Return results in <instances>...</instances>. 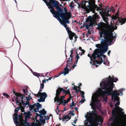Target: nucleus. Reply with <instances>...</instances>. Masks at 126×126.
<instances>
[{"label": "nucleus", "instance_id": "nucleus-1", "mask_svg": "<svg viewBox=\"0 0 126 126\" xmlns=\"http://www.w3.org/2000/svg\"><path fill=\"white\" fill-rule=\"evenodd\" d=\"M95 46L98 48L95 49L91 57L93 59L94 62L96 63L97 64H100L103 61L101 57V55L99 54L101 53L102 54L106 52L108 49V46L106 45L105 47H101V45L99 44H96Z\"/></svg>", "mask_w": 126, "mask_h": 126}, {"label": "nucleus", "instance_id": "nucleus-2", "mask_svg": "<svg viewBox=\"0 0 126 126\" xmlns=\"http://www.w3.org/2000/svg\"><path fill=\"white\" fill-rule=\"evenodd\" d=\"M47 6L49 9L50 12L53 15V16L56 18H57L58 20L62 21V20L60 17L64 16L63 14L66 13H63V9L60 7L61 5L57 1H56L54 3L52 4H48Z\"/></svg>", "mask_w": 126, "mask_h": 126}, {"label": "nucleus", "instance_id": "nucleus-3", "mask_svg": "<svg viewBox=\"0 0 126 126\" xmlns=\"http://www.w3.org/2000/svg\"><path fill=\"white\" fill-rule=\"evenodd\" d=\"M97 25V29L98 30H100L99 33L100 37H102L103 35L104 39L106 38V40H107V38L111 37L112 32L110 29H112V27H110V29L106 28V24L103 22L98 23Z\"/></svg>", "mask_w": 126, "mask_h": 126}, {"label": "nucleus", "instance_id": "nucleus-4", "mask_svg": "<svg viewBox=\"0 0 126 126\" xmlns=\"http://www.w3.org/2000/svg\"><path fill=\"white\" fill-rule=\"evenodd\" d=\"M97 113L95 111H92V113H88L90 117L87 118V116H85L87 119L86 120V126H92L94 123L98 122L99 118Z\"/></svg>", "mask_w": 126, "mask_h": 126}, {"label": "nucleus", "instance_id": "nucleus-5", "mask_svg": "<svg viewBox=\"0 0 126 126\" xmlns=\"http://www.w3.org/2000/svg\"><path fill=\"white\" fill-rule=\"evenodd\" d=\"M100 85L104 87L103 89L100 88L99 90V91L101 92V96H105L106 94L107 95H111L113 91L112 87H111L104 80L103 81V83Z\"/></svg>", "mask_w": 126, "mask_h": 126}, {"label": "nucleus", "instance_id": "nucleus-6", "mask_svg": "<svg viewBox=\"0 0 126 126\" xmlns=\"http://www.w3.org/2000/svg\"><path fill=\"white\" fill-rule=\"evenodd\" d=\"M112 122L111 123V126H126V114H124L123 118L119 120L117 119L114 116V118L111 117L109 119V120Z\"/></svg>", "mask_w": 126, "mask_h": 126}, {"label": "nucleus", "instance_id": "nucleus-7", "mask_svg": "<svg viewBox=\"0 0 126 126\" xmlns=\"http://www.w3.org/2000/svg\"><path fill=\"white\" fill-rule=\"evenodd\" d=\"M89 5L87 6H85L84 9L87 13H89L90 11L92 12L93 13L95 12V10H100V7L95 4V0H88Z\"/></svg>", "mask_w": 126, "mask_h": 126}, {"label": "nucleus", "instance_id": "nucleus-8", "mask_svg": "<svg viewBox=\"0 0 126 126\" xmlns=\"http://www.w3.org/2000/svg\"><path fill=\"white\" fill-rule=\"evenodd\" d=\"M23 114L22 113H21L20 114L18 115V113H15L14 114L13 118L14 122L16 124V125H19V123L21 124L24 122V120L23 119V117L22 116V115Z\"/></svg>", "mask_w": 126, "mask_h": 126}, {"label": "nucleus", "instance_id": "nucleus-9", "mask_svg": "<svg viewBox=\"0 0 126 126\" xmlns=\"http://www.w3.org/2000/svg\"><path fill=\"white\" fill-rule=\"evenodd\" d=\"M112 18L114 20L115 24L117 26H119L120 23L121 25L124 24L126 21V19L119 17L118 16L117 13L115 16H113Z\"/></svg>", "mask_w": 126, "mask_h": 126}, {"label": "nucleus", "instance_id": "nucleus-10", "mask_svg": "<svg viewBox=\"0 0 126 126\" xmlns=\"http://www.w3.org/2000/svg\"><path fill=\"white\" fill-rule=\"evenodd\" d=\"M110 31L111 32L112 34L110 38H107V40H106V38L104 39V40L102 39L101 41L100 44L101 45V47H105V45H106L108 47V44H111L113 42V38H116V37L113 36L112 33L113 31L110 30Z\"/></svg>", "mask_w": 126, "mask_h": 126}, {"label": "nucleus", "instance_id": "nucleus-11", "mask_svg": "<svg viewBox=\"0 0 126 126\" xmlns=\"http://www.w3.org/2000/svg\"><path fill=\"white\" fill-rule=\"evenodd\" d=\"M120 93L122 95L123 94L122 91L115 90L113 91L111 95V98L112 101H113L114 100V102L116 100L117 101H119L120 99L119 98L118 96L120 95Z\"/></svg>", "mask_w": 126, "mask_h": 126}, {"label": "nucleus", "instance_id": "nucleus-12", "mask_svg": "<svg viewBox=\"0 0 126 126\" xmlns=\"http://www.w3.org/2000/svg\"><path fill=\"white\" fill-rule=\"evenodd\" d=\"M13 93L16 95L14 97V98L16 100V103H18L19 105V103L22 102V101H23V97H25L24 95L19 93L16 92L14 91H13Z\"/></svg>", "mask_w": 126, "mask_h": 126}, {"label": "nucleus", "instance_id": "nucleus-13", "mask_svg": "<svg viewBox=\"0 0 126 126\" xmlns=\"http://www.w3.org/2000/svg\"><path fill=\"white\" fill-rule=\"evenodd\" d=\"M104 80L113 88L114 85L113 82H116L118 80V79L116 78H114L113 79H111V76L109 75L108 78Z\"/></svg>", "mask_w": 126, "mask_h": 126}, {"label": "nucleus", "instance_id": "nucleus-14", "mask_svg": "<svg viewBox=\"0 0 126 126\" xmlns=\"http://www.w3.org/2000/svg\"><path fill=\"white\" fill-rule=\"evenodd\" d=\"M113 7H112L110 8H109V9H108L107 12L106 11H104L103 12L101 16L103 20L106 23H108V21L109 20V19L108 18V17L110 16L109 13L112 10H113Z\"/></svg>", "mask_w": 126, "mask_h": 126}, {"label": "nucleus", "instance_id": "nucleus-15", "mask_svg": "<svg viewBox=\"0 0 126 126\" xmlns=\"http://www.w3.org/2000/svg\"><path fill=\"white\" fill-rule=\"evenodd\" d=\"M31 112L30 111H28L27 112H24L23 113V114L22 115V116L23 117L24 115H25V120H24V121L23 123L21 124H20V126H29V122L27 121V118H30Z\"/></svg>", "mask_w": 126, "mask_h": 126}, {"label": "nucleus", "instance_id": "nucleus-16", "mask_svg": "<svg viewBox=\"0 0 126 126\" xmlns=\"http://www.w3.org/2000/svg\"><path fill=\"white\" fill-rule=\"evenodd\" d=\"M63 15L64 16L61 17V18L63 21L65 22V23H69V22L68 20L69 19L71 16V14L70 13L67 12V13L63 14Z\"/></svg>", "mask_w": 126, "mask_h": 126}, {"label": "nucleus", "instance_id": "nucleus-17", "mask_svg": "<svg viewBox=\"0 0 126 126\" xmlns=\"http://www.w3.org/2000/svg\"><path fill=\"white\" fill-rule=\"evenodd\" d=\"M94 15L93 16L94 21H90V23L88 24L89 27H93V25L95 26L97 25V19H98L99 18V17L97 13H94Z\"/></svg>", "mask_w": 126, "mask_h": 126}, {"label": "nucleus", "instance_id": "nucleus-18", "mask_svg": "<svg viewBox=\"0 0 126 126\" xmlns=\"http://www.w3.org/2000/svg\"><path fill=\"white\" fill-rule=\"evenodd\" d=\"M92 103L94 105H99L100 102V100L96 98L95 96H92Z\"/></svg>", "mask_w": 126, "mask_h": 126}, {"label": "nucleus", "instance_id": "nucleus-19", "mask_svg": "<svg viewBox=\"0 0 126 126\" xmlns=\"http://www.w3.org/2000/svg\"><path fill=\"white\" fill-rule=\"evenodd\" d=\"M63 89L62 88L59 87L56 91V96L58 97V96L60 95L62 91H63Z\"/></svg>", "mask_w": 126, "mask_h": 126}, {"label": "nucleus", "instance_id": "nucleus-20", "mask_svg": "<svg viewBox=\"0 0 126 126\" xmlns=\"http://www.w3.org/2000/svg\"><path fill=\"white\" fill-rule=\"evenodd\" d=\"M39 96H40L41 98L44 99L45 100V99L47 97V95L46 93L45 92L43 93L39 92Z\"/></svg>", "mask_w": 126, "mask_h": 126}, {"label": "nucleus", "instance_id": "nucleus-21", "mask_svg": "<svg viewBox=\"0 0 126 126\" xmlns=\"http://www.w3.org/2000/svg\"><path fill=\"white\" fill-rule=\"evenodd\" d=\"M69 35V37L70 39L71 40H73V38L74 36L76 34L72 31L68 33Z\"/></svg>", "mask_w": 126, "mask_h": 126}, {"label": "nucleus", "instance_id": "nucleus-22", "mask_svg": "<svg viewBox=\"0 0 126 126\" xmlns=\"http://www.w3.org/2000/svg\"><path fill=\"white\" fill-rule=\"evenodd\" d=\"M46 3L47 5L49 4H52L54 3L56 1L55 0H43Z\"/></svg>", "mask_w": 126, "mask_h": 126}, {"label": "nucleus", "instance_id": "nucleus-23", "mask_svg": "<svg viewBox=\"0 0 126 126\" xmlns=\"http://www.w3.org/2000/svg\"><path fill=\"white\" fill-rule=\"evenodd\" d=\"M25 102L24 103V100L23 101L22 100V102H20L19 103V105L20 106H22V104L24 106H25V107L28 104L29 105V104H29L30 103V100H27L26 101H25Z\"/></svg>", "mask_w": 126, "mask_h": 126}, {"label": "nucleus", "instance_id": "nucleus-24", "mask_svg": "<svg viewBox=\"0 0 126 126\" xmlns=\"http://www.w3.org/2000/svg\"><path fill=\"white\" fill-rule=\"evenodd\" d=\"M71 117L68 116V115L64 114V116H63V121H66V122L68 121L70 119Z\"/></svg>", "mask_w": 126, "mask_h": 126}, {"label": "nucleus", "instance_id": "nucleus-25", "mask_svg": "<svg viewBox=\"0 0 126 126\" xmlns=\"http://www.w3.org/2000/svg\"><path fill=\"white\" fill-rule=\"evenodd\" d=\"M58 97H55L54 98V101H57L58 99L60 100H62L63 101V100H65L63 99L65 97V96H61V97H59V96H58Z\"/></svg>", "mask_w": 126, "mask_h": 126}, {"label": "nucleus", "instance_id": "nucleus-26", "mask_svg": "<svg viewBox=\"0 0 126 126\" xmlns=\"http://www.w3.org/2000/svg\"><path fill=\"white\" fill-rule=\"evenodd\" d=\"M38 112L40 113L41 115H45L47 113V112L44 109H43L42 110L39 111Z\"/></svg>", "mask_w": 126, "mask_h": 126}, {"label": "nucleus", "instance_id": "nucleus-27", "mask_svg": "<svg viewBox=\"0 0 126 126\" xmlns=\"http://www.w3.org/2000/svg\"><path fill=\"white\" fill-rule=\"evenodd\" d=\"M64 71L63 72V73L64 74V75H66L67 74H68L69 71V69L67 68V67H65L64 68Z\"/></svg>", "mask_w": 126, "mask_h": 126}, {"label": "nucleus", "instance_id": "nucleus-28", "mask_svg": "<svg viewBox=\"0 0 126 126\" xmlns=\"http://www.w3.org/2000/svg\"><path fill=\"white\" fill-rule=\"evenodd\" d=\"M35 107H36V109L37 110H39V108H40L42 105L38 102H37V103L34 104Z\"/></svg>", "mask_w": 126, "mask_h": 126}, {"label": "nucleus", "instance_id": "nucleus-29", "mask_svg": "<svg viewBox=\"0 0 126 126\" xmlns=\"http://www.w3.org/2000/svg\"><path fill=\"white\" fill-rule=\"evenodd\" d=\"M117 108H119L118 112L121 115H124V111H122L123 110L121 108H119L118 106H117Z\"/></svg>", "mask_w": 126, "mask_h": 126}, {"label": "nucleus", "instance_id": "nucleus-30", "mask_svg": "<svg viewBox=\"0 0 126 126\" xmlns=\"http://www.w3.org/2000/svg\"><path fill=\"white\" fill-rule=\"evenodd\" d=\"M93 18L92 16H89L86 19V22H90L91 21H93Z\"/></svg>", "mask_w": 126, "mask_h": 126}, {"label": "nucleus", "instance_id": "nucleus-31", "mask_svg": "<svg viewBox=\"0 0 126 126\" xmlns=\"http://www.w3.org/2000/svg\"><path fill=\"white\" fill-rule=\"evenodd\" d=\"M76 64H77L78 62V60L79 59L80 57L78 55V54L77 51L78 50V49H76Z\"/></svg>", "mask_w": 126, "mask_h": 126}, {"label": "nucleus", "instance_id": "nucleus-32", "mask_svg": "<svg viewBox=\"0 0 126 126\" xmlns=\"http://www.w3.org/2000/svg\"><path fill=\"white\" fill-rule=\"evenodd\" d=\"M63 93H65L66 94H68L70 95H71L70 93L69 90V89L67 90H65L63 89Z\"/></svg>", "mask_w": 126, "mask_h": 126}, {"label": "nucleus", "instance_id": "nucleus-33", "mask_svg": "<svg viewBox=\"0 0 126 126\" xmlns=\"http://www.w3.org/2000/svg\"><path fill=\"white\" fill-rule=\"evenodd\" d=\"M23 93L26 94H27L28 93V91L27 90V89L26 88H24L23 89Z\"/></svg>", "mask_w": 126, "mask_h": 126}, {"label": "nucleus", "instance_id": "nucleus-34", "mask_svg": "<svg viewBox=\"0 0 126 126\" xmlns=\"http://www.w3.org/2000/svg\"><path fill=\"white\" fill-rule=\"evenodd\" d=\"M29 107L30 109V110H31L33 109H34L35 107L34 104L32 105H31L30 104H29Z\"/></svg>", "mask_w": 126, "mask_h": 126}, {"label": "nucleus", "instance_id": "nucleus-35", "mask_svg": "<svg viewBox=\"0 0 126 126\" xmlns=\"http://www.w3.org/2000/svg\"><path fill=\"white\" fill-rule=\"evenodd\" d=\"M70 59V58H69L68 59L67 61V62H70V64L71 65L72 64V63L73 60V58H71Z\"/></svg>", "mask_w": 126, "mask_h": 126}, {"label": "nucleus", "instance_id": "nucleus-36", "mask_svg": "<svg viewBox=\"0 0 126 126\" xmlns=\"http://www.w3.org/2000/svg\"><path fill=\"white\" fill-rule=\"evenodd\" d=\"M20 106L19 107H20V110H21V112H24L25 111V110H24V107H23L22 106V105L20 106Z\"/></svg>", "mask_w": 126, "mask_h": 126}, {"label": "nucleus", "instance_id": "nucleus-37", "mask_svg": "<svg viewBox=\"0 0 126 126\" xmlns=\"http://www.w3.org/2000/svg\"><path fill=\"white\" fill-rule=\"evenodd\" d=\"M45 100L44 99H42V98H41L40 97V99H38V102H44L45 101Z\"/></svg>", "mask_w": 126, "mask_h": 126}, {"label": "nucleus", "instance_id": "nucleus-38", "mask_svg": "<svg viewBox=\"0 0 126 126\" xmlns=\"http://www.w3.org/2000/svg\"><path fill=\"white\" fill-rule=\"evenodd\" d=\"M2 94L3 95L5 96V97H7L9 98L10 97V96L6 93H3Z\"/></svg>", "mask_w": 126, "mask_h": 126}, {"label": "nucleus", "instance_id": "nucleus-39", "mask_svg": "<svg viewBox=\"0 0 126 126\" xmlns=\"http://www.w3.org/2000/svg\"><path fill=\"white\" fill-rule=\"evenodd\" d=\"M79 92H80L81 94H82L81 96L82 97H83L84 98V92L83 91H81V90H79Z\"/></svg>", "mask_w": 126, "mask_h": 126}, {"label": "nucleus", "instance_id": "nucleus-40", "mask_svg": "<svg viewBox=\"0 0 126 126\" xmlns=\"http://www.w3.org/2000/svg\"><path fill=\"white\" fill-rule=\"evenodd\" d=\"M76 104L74 103V101L72 102V103L70 104V106L71 107H73L75 106Z\"/></svg>", "mask_w": 126, "mask_h": 126}, {"label": "nucleus", "instance_id": "nucleus-41", "mask_svg": "<svg viewBox=\"0 0 126 126\" xmlns=\"http://www.w3.org/2000/svg\"><path fill=\"white\" fill-rule=\"evenodd\" d=\"M57 101V103H59L58 101H60V103L58 104L59 105H60L62 104L63 103V101L61 100H60L58 99Z\"/></svg>", "mask_w": 126, "mask_h": 126}, {"label": "nucleus", "instance_id": "nucleus-42", "mask_svg": "<svg viewBox=\"0 0 126 126\" xmlns=\"http://www.w3.org/2000/svg\"><path fill=\"white\" fill-rule=\"evenodd\" d=\"M20 107H18L15 110V113H18V110L20 109Z\"/></svg>", "mask_w": 126, "mask_h": 126}, {"label": "nucleus", "instance_id": "nucleus-43", "mask_svg": "<svg viewBox=\"0 0 126 126\" xmlns=\"http://www.w3.org/2000/svg\"><path fill=\"white\" fill-rule=\"evenodd\" d=\"M73 98V97H72L71 96V95H70V96L69 97V98L67 99V100L66 101V102H67V103L70 101V100H71V98Z\"/></svg>", "mask_w": 126, "mask_h": 126}, {"label": "nucleus", "instance_id": "nucleus-44", "mask_svg": "<svg viewBox=\"0 0 126 126\" xmlns=\"http://www.w3.org/2000/svg\"><path fill=\"white\" fill-rule=\"evenodd\" d=\"M105 96H101L103 99L104 101L105 102H106L107 101V95L106 96V97H105Z\"/></svg>", "mask_w": 126, "mask_h": 126}, {"label": "nucleus", "instance_id": "nucleus-45", "mask_svg": "<svg viewBox=\"0 0 126 126\" xmlns=\"http://www.w3.org/2000/svg\"><path fill=\"white\" fill-rule=\"evenodd\" d=\"M33 74L34 75L37 77H39V73H37L34 72L33 73Z\"/></svg>", "mask_w": 126, "mask_h": 126}, {"label": "nucleus", "instance_id": "nucleus-46", "mask_svg": "<svg viewBox=\"0 0 126 126\" xmlns=\"http://www.w3.org/2000/svg\"><path fill=\"white\" fill-rule=\"evenodd\" d=\"M74 89L75 90V91L77 92L76 93H78V90L77 89V87L75 85H74Z\"/></svg>", "mask_w": 126, "mask_h": 126}, {"label": "nucleus", "instance_id": "nucleus-47", "mask_svg": "<svg viewBox=\"0 0 126 126\" xmlns=\"http://www.w3.org/2000/svg\"><path fill=\"white\" fill-rule=\"evenodd\" d=\"M25 98L26 99H27V100H29L32 99V97L30 95H29L28 97H26Z\"/></svg>", "mask_w": 126, "mask_h": 126}, {"label": "nucleus", "instance_id": "nucleus-48", "mask_svg": "<svg viewBox=\"0 0 126 126\" xmlns=\"http://www.w3.org/2000/svg\"><path fill=\"white\" fill-rule=\"evenodd\" d=\"M65 28L68 33L71 31V30H69V27H67L66 28Z\"/></svg>", "mask_w": 126, "mask_h": 126}, {"label": "nucleus", "instance_id": "nucleus-49", "mask_svg": "<svg viewBox=\"0 0 126 126\" xmlns=\"http://www.w3.org/2000/svg\"><path fill=\"white\" fill-rule=\"evenodd\" d=\"M81 51H82V52L80 54L81 56H82L83 54H84V53L85 52V51L84 49L82 50Z\"/></svg>", "mask_w": 126, "mask_h": 126}, {"label": "nucleus", "instance_id": "nucleus-50", "mask_svg": "<svg viewBox=\"0 0 126 126\" xmlns=\"http://www.w3.org/2000/svg\"><path fill=\"white\" fill-rule=\"evenodd\" d=\"M61 23L64 26L65 28H66L67 27V24H66L65 23H62V22Z\"/></svg>", "mask_w": 126, "mask_h": 126}, {"label": "nucleus", "instance_id": "nucleus-51", "mask_svg": "<svg viewBox=\"0 0 126 126\" xmlns=\"http://www.w3.org/2000/svg\"><path fill=\"white\" fill-rule=\"evenodd\" d=\"M44 87V83L41 84H40V88H41V89H43Z\"/></svg>", "mask_w": 126, "mask_h": 126}, {"label": "nucleus", "instance_id": "nucleus-52", "mask_svg": "<svg viewBox=\"0 0 126 126\" xmlns=\"http://www.w3.org/2000/svg\"><path fill=\"white\" fill-rule=\"evenodd\" d=\"M63 105L64 106H65L66 104L67 103V102H66V101L65 100H63Z\"/></svg>", "mask_w": 126, "mask_h": 126}, {"label": "nucleus", "instance_id": "nucleus-53", "mask_svg": "<svg viewBox=\"0 0 126 126\" xmlns=\"http://www.w3.org/2000/svg\"><path fill=\"white\" fill-rule=\"evenodd\" d=\"M43 116L42 115H40V121H41V120H43Z\"/></svg>", "mask_w": 126, "mask_h": 126}, {"label": "nucleus", "instance_id": "nucleus-54", "mask_svg": "<svg viewBox=\"0 0 126 126\" xmlns=\"http://www.w3.org/2000/svg\"><path fill=\"white\" fill-rule=\"evenodd\" d=\"M32 94L35 96H36L37 97H39V92H38V94H34L33 93H32Z\"/></svg>", "mask_w": 126, "mask_h": 126}, {"label": "nucleus", "instance_id": "nucleus-55", "mask_svg": "<svg viewBox=\"0 0 126 126\" xmlns=\"http://www.w3.org/2000/svg\"><path fill=\"white\" fill-rule=\"evenodd\" d=\"M103 54H101V53H100L99 54H100V55H101H101H102V56L103 57V58H106V56L105 55H103Z\"/></svg>", "mask_w": 126, "mask_h": 126}, {"label": "nucleus", "instance_id": "nucleus-56", "mask_svg": "<svg viewBox=\"0 0 126 126\" xmlns=\"http://www.w3.org/2000/svg\"><path fill=\"white\" fill-rule=\"evenodd\" d=\"M70 8L71 9H73V8L74 7V6L72 4L70 5Z\"/></svg>", "mask_w": 126, "mask_h": 126}, {"label": "nucleus", "instance_id": "nucleus-57", "mask_svg": "<svg viewBox=\"0 0 126 126\" xmlns=\"http://www.w3.org/2000/svg\"><path fill=\"white\" fill-rule=\"evenodd\" d=\"M116 109H114V110H112V112L113 113H115L116 112Z\"/></svg>", "mask_w": 126, "mask_h": 126}, {"label": "nucleus", "instance_id": "nucleus-58", "mask_svg": "<svg viewBox=\"0 0 126 126\" xmlns=\"http://www.w3.org/2000/svg\"><path fill=\"white\" fill-rule=\"evenodd\" d=\"M36 116H35V117H38V116H40L41 115L40 114H39L37 113H36Z\"/></svg>", "mask_w": 126, "mask_h": 126}, {"label": "nucleus", "instance_id": "nucleus-59", "mask_svg": "<svg viewBox=\"0 0 126 126\" xmlns=\"http://www.w3.org/2000/svg\"><path fill=\"white\" fill-rule=\"evenodd\" d=\"M68 62H67V63L66 65V67H67V68H68V67H69L70 66V65H69L68 64H70L69 63H68Z\"/></svg>", "mask_w": 126, "mask_h": 126}, {"label": "nucleus", "instance_id": "nucleus-60", "mask_svg": "<svg viewBox=\"0 0 126 126\" xmlns=\"http://www.w3.org/2000/svg\"><path fill=\"white\" fill-rule=\"evenodd\" d=\"M45 118L47 120H48L49 119V117H48V116H47V117H46V116H45Z\"/></svg>", "mask_w": 126, "mask_h": 126}, {"label": "nucleus", "instance_id": "nucleus-61", "mask_svg": "<svg viewBox=\"0 0 126 126\" xmlns=\"http://www.w3.org/2000/svg\"><path fill=\"white\" fill-rule=\"evenodd\" d=\"M89 26L88 24L86 25L85 26V28L87 29H88V28H89Z\"/></svg>", "mask_w": 126, "mask_h": 126}, {"label": "nucleus", "instance_id": "nucleus-62", "mask_svg": "<svg viewBox=\"0 0 126 126\" xmlns=\"http://www.w3.org/2000/svg\"><path fill=\"white\" fill-rule=\"evenodd\" d=\"M44 77V76L42 74H39V77Z\"/></svg>", "mask_w": 126, "mask_h": 126}, {"label": "nucleus", "instance_id": "nucleus-63", "mask_svg": "<svg viewBox=\"0 0 126 126\" xmlns=\"http://www.w3.org/2000/svg\"><path fill=\"white\" fill-rule=\"evenodd\" d=\"M38 110H37V109H36V108H34V111L35 112H36L38 111Z\"/></svg>", "mask_w": 126, "mask_h": 126}, {"label": "nucleus", "instance_id": "nucleus-64", "mask_svg": "<svg viewBox=\"0 0 126 126\" xmlns=\"http://www.w3.org/2000/svg\"><path fill=\"white\" fill-rule=\"evenodd\" d=\"M110 52H111L110 50H109L108 51V56H110Z\"/></svg>", "mask_w": 126, "mask_h": 126}]
</instances>
